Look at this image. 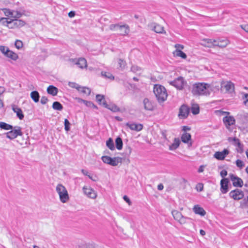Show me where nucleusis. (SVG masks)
<instances>
[{
  "mask_svg": "<svg viewBox=\"0 0 248 248\" xmlns=\"http://www.w3.org/2000/svg\"><path fill=\"white\" fill-rule=\"evenodd\" d=\"M210 84L205 83H196L193 85L192 93L194 95H209Z\"/></svg>",
  "mask_w": 248,
  "mask_h": 248,
  "instance_id": "f257e3e1",
  "label": "nucleus"
},
{
  "mask_svg": "<svg viewBox=\"0 0 248 248\" xmlns=\"http://www.w3.org/2000/svg\"><path fill=\"white\" fill-rule=\"evenodd\" d=\"M154 93L158 102H163L167 99L168 94L164 86L158 84L155 85L154 88Z\"/></svg>",
  "mask_w": 248,
  "mask_h": 248,
  "instance_id": "f03ea898",
  "label": "nucleus"
},
{
  "mask_svg": "<svg viewBox=\"0 0 248 248\" xmlns=\"http://www.w3.org/2000/svg\"><path fill=\"white\" fill-rule=\"evenodd\" d=\"M56 190L59 194L61 202L62 203L66 202L69 200V196L66 188L62 185L58 184Z\"/></svg>",
  "mask_w": 248,
  "mask_h": 248,
  "instance_id": "7ed1b4c3",
  "label": "nucleus"
},
{
  "mask_svg": "<svg viewBox=\"0 0 248 248\" xmlns=\"http://www.w3.org/2000/svg\"><path fill=\"white\" fill-rule=\"evenodd\" d=\"M208 43L207 46L211 47V46H218L220 47H224L229 44V41L227 39H218L214 40L208 39L206 40Z\"/></svg>",
  "mask_w": 248,
  "mask_h": 248,
  "instance_id": "20e7f679",
  "label": "nucleus"
},
{
  "mask_svg": "<svg viewBox=\"0 0 248 248\" xmlns=\"http://www.w3.org/2000/svg\"><path fill=\"white\" fill-rule=\"evenodd\" d=\"M102 161L107 164L112 166H116L121 162V158L119 157L112 158L108 156H103L101 157Z\"/></svg>",
  "mask_w": 248,
  "mask_h": 248,
  "instance_id": "39448f33",
  "label": "nucleus"
},
{
  "mask_svg": "<svg viewBox=\"0 0 248 248\" xmlns=\"http://www.w3.org/2000/svg\"><path fill=\"white\" fill-rule=\"evenodd\" d=\"M109 29L112 31L122 30L124 29V31L121 33V35L123 36L127 35L130 31L129 26L125 24L123 25H120L119 24H111L109 26Z\"/></svg>",
  "mask_w": 248,
  "mask_h": 248,
  "instance_id": "423d86ee",
  "label": "nucleus"
},
{
  "mask_svg": "<svg viewBox=\"0 0 248 248\" xmlns=\"http://www.w3.org/2000/svg\"><path fill=\"white\" fill-rule=\"evenodd\" d=\"M189 113V108L186 105H183L179 108L178 116L181 119L186 118Z\"/></svg>",
  "mask_w": 248,
  "mask_h": 248,
  "instance_id": "0eeeda50",
  "label": "nucleus"
},
{
  "mask_svg": "<svg viewBox=\"0 0 248 248\" xmlns=\"http://www.w3.org/2000/svg\"><path fill=\"white\" fill-rule=\"evenodd\" d=\"M23 16H26L24 10H16V27H22L26 24V21L20 18Z\"/></svg>",
  "mask_w": 248,
  "mask_h": 248,
  "instance_id": "6e6552de",
  "label": "nucleus"
},
{
  "mask_svg": "<svg viewBox=\"0 0 248 248\" xmlns=\"http://www.w3.org/2000/svg\"><path fill=\"white\" fill-rule=\"evenodd\" d=\"M229 196L234 200H239L243 198L244 195L242 190L236 189L231 191L229 193Z\"/></svg>",
  "mask_w": 248,
  "mask_h": 248,
  "instance_id": "1a4fd4ad",
  "label": "nucleus"
},
{
  "mask_svg": "<svg viewBox=\"0 0 248 248\" xmlns=\"http://www.w3.org/2000/svg\"><path fill=\"white\" fill-rule=\"evenodd\" d=\"M84 193L89 198L94 199L97 196V194L95 190L90 186H84L83 187Z\"/></svg>",
  "mask_w": 248,
  "mask_h": 248,
  "instance_id": "9d476101",
  "label": "nucleus"
},
{
  "mask_svg": "<svg viewBox=\"0 0 248 248\" xmlns=\"http://www.w3.org/2000/svg\"><path fill=\"white\" fill-rule=\"evenodd\" d=\"M184 79L182 77H178L173 81H170V84L176 87L177 89L181 90L184 85Z\"/></svg>",
  "mask_w": 248,
  "mask_h": 248,
  "instance_id": "9b49d317",
  "label": "nucleus"
},
{
  "mask_svg": "<svg viewBox=\"0 0 248 248\" xmlns=\"http://www.w3.org/2000/svg\"><path fill=\"white\" fill-rule=\"evenodd\" d=\"M221 88L225 89L228 93H232L234 91V84L230 81L222 82Z\"/></svg>",
  "mask_w": 248,
  "mask_h": 248,
  "instance_id": "f8f14e48",
  "label": "nucleus"
},
{
  "mask_svg": "<svg viewBox=\"0 0 248 248\" xmlns=\"http://www.w3.org/2000/svg\"><path fill=\"white\" fill-rule=\"evenodd\" d=\"M231 180L232 182V184L234 186L241 187L243 185V180L232 174L230 175Z\"/></svg>",
  "mask_w": 248,
  "mask_h": 248,
  "instance_id": "ddd939ff",
  "label": "nucleus"
},
{
  "mask_svg": "<svg viewBox=\"0 0 248 248\" xmlns=\"http://www.w3.org/2000/svg\"><path fill=\"white\" fill-rule=\"evenodd\" d=\"M125 125L131 130H134L137 132L141 131L143 127V125L141 124H136L135 123L130 122L127 123Z\"/></svg>",
  "mask_w": 248,
  "mask_h": 248,
  "instance_id": "4468645a",
  "label": "nucleus"
},
{
  "mask_svg": "<svg viewBox=\"0 0 248 248\" xmlns=\"http://www.w3.org/2000/svg\"><path fill=\"white\" fill-rule=\"evenodd\" d=\"M16 19H11L7 17H1L0 18V23L3 25L6 26L9 28H12V25L16 24Z\"/></svg>",
  "mask_w": 248,
  "mask_h": 248,
  "instance_id": "2eb2a0df",
  "label": "nucleus"
},
{
  "mask_svg": "<svg viewBox=\"0 0 248 248\" xmlns=\"http://www.w3.org/2000/svg\"><path fill=\"white\" fill-rule=\"evenodd\" d=\"M181 140L184 143H187L188 147H191L192 145V142L191 140V135L186 132L183 133L181 136Z\"/></svg>",
  "mask_w": 248,
  "mask_h": 248,
  "instance_id": "dca6fc26",
  "label": "nucleus"
},
{
  "mask_svg": "<svg viewBox=\"0 0 248 248\" xmlns=\"http://www.w3.org/2000/svg\"><path fill=\"white\" fill-rule=\"evenodd\" d=\"M229 153V150L225 149L222 152H216L214 154V157L219 160H222L225 158Z\"/></svg>",
  "mask_w": 248,
  "mask_h": 248,
  "instance_id": "f3484780",
  "label": "nucleus"
},
{
  "mask_svg": "<svg viewBox=\"0 0 248 248\" xmlns=\"http://www.w3.org/2000/svg\"><path fill=\"white\" fill-rule=\"evenodd\" d=\"M229 180L227 178H223L220 181V191L223 194L228 191Z\"/></svg>",
  "mask_w": 248,
  "mask_h": 248,
  "instance_id": "a211bd4d",
  "label": "nucleus"
},
{
  "mask_svg": "<svg viewBox=\"0 0 248 248\" xmlns=\"http://www.w3.org/2000/svg\"><path fill=\"white\" fill-rule=\"evenodd\" d=\"M143 103L144 105V108L145 110L149 111L154 110V105L153 102L148 98H144L143 101Z\"/></svg>",
  "mask_w": 248,
  "mask_h": 248,
  "instance_id": "6ab92c4d",
  "label": "nucleus"
},
{
  "mask_svg": "<svg viewBox=\"0 0 248 248\" xmlns=\"http://www.w3.org/2000/svg\"><path fill=\"white\" fill-rule=\"evenodd\" d=\"M73 61L75 62V64L81 69L86 68L87 66V61L85 58H80L78 60H74Z\"/></svg>",
  "mask_w": 248,
  "mask_h": 248,
  "instance_id": "aec40b11",
  "label": "nucleus"
},
{
  "mask_svg": "<svg viewBox=\"0 0 248 248\" xmlns=\"http://www.w3.org/2000/svg\"><path fill=\"white\" fill-rule=\"evenodd\" d=\"M223 121L226 126H229L235 124V119L232 116H225L223 118Z\"/></svg>",
  "mask_w": 248,
  "mask_h": 248,
  "instance_id": "412c9836",
  "label": "nucleus"
},
{
  "mask_svg": "<svg viewBox=\"0 0 248 248\" xmlns=\"http://www.w3.org/2000/svg\"><path fill=\"white\" fill-rule=\"evenodd\" d=\"M96 100L100 105H102L104 107H108V105L105 100L104 95L101 94H97L96 95Z\"/></svg>",
  "mask_w": 248,
  "mask_h": 248,
  "instance_id": "4be33fe9",
  "label": "nucleus"
},
{
  "mask_svg": "<svg viewBox=\"0 0 248 248\" xmlns=\"http://www.w3.org/2000/svg\"><path fill=\"white\" fill-rule=\"evenodd\" d=\"M193 211L196 214L200 215L201 216H204L206 214V211L204 209L198 205L194 206Z\"/></svg>",
  "mask_w": 248,
  "mask_h": 248,
  "instance_id": "5701e85b",
  "label": "nucleus"
},
{
  "mask_svg": "<svg viewBox=\"0 0 248 248\" xmlns=\"http://www.w3.org/2000/svg\"><path fill=\"white\" fill-rule=\"evenodd\" d=\"M152 27H153V30L157 33H163L164 32V28L160 25L154 23L152 24Z\"/></svg>",
  "mask_w": 248,
  "mask_h": 248,
  "instance_id": "b1692460",
  "label": "nucleus"
},
{
  "mask_svg": "<svg viewBox=\"0 0 248 248\" xmlns=\"http://www.w3.org/2000/svg\"><path fill=\"white\" fill-rule=\"evenodd\" d=\"M47 92L48 94L55 96L58 93V89L53 85H50L47 89Z\"/></svg>",
  "mask_w": 248,
  "mask_h": 248,
  "instance_id": "393cba45",
  "label": "nucleus"
},
{
  "mask_svg": "<svg viewBox=\"0 0 248 248\" xmlns=\"http://www.w3.org/2000/svg\"><path fill=\"white\" fill-rule=\"evenodd\" d=\"M180 144V140L178 138H175L173 143L169 146V149L171 151L174 150L179 147Z\"/></svg>",
  "mask_w": 248,
  "mask_h": 248,
  "instance_id": "a878e982",
  "label": "nucleus"
},
{
  "mask_svg": "<svg viewBox=\"0 0 248 248\" xmlns=\"http://www.w3.org/2000/svg\"><path fill=\"white\" fill-rule=\"evenodd\" d=\"M31 97L32 100L35 103H37L39 101L40 94L37 91H34L31 93Z\"/></svg>",
  "mask_w": 248,
  "mask_h": 248,
  "instance_id": "bb28decb",
  "label": "nucleus"
},
{
  "mask_svg": "<svg viewBox=\"0 0 248 248\" xmlns=\"http://www.w3.org/2000/svg\"><path fill=\"white\" fill-rule=\"evenodd\" d=\"M101 75L103 78L106 79H110L111 80H112L114 79V77L111 73L109 72L102 71L101 73Z\"/></svg>",
  "mask_w": 248,
  "mask_h": 248,
  "instance_id": "cd10ccee",
  "label": "nucleus"
},
{
  "mask_svg": "<svg viewBox=\"0 0 248 248\" xmlns=\"http://www.w3.org/2000/svg\"><path fill=\"white\" fill-rule=\"evenodd\" d=\"M78 91L86 96H88L91 93V89L86 87L80 86Z\"/></svg>",
  "mask_w": 248,
  "mask_h": 248,
  "instance_id": "c85d7f7f",
  "label": "nucleus"
},
{
  "mask_svg": "<svg viewBox=\"0 0 248 248\" xmlns=\"http://www.w3.org/2000/svg\"><path fill=\"white\" fill-rule=\"evenodd\" d=\"M116 148L120 150L123 148V143L122 139L120 137H117L115 140Z\"/></svg>",
  "mask_w": 248,
  "mask_h": 248,
  "instance_id": "c756f323",
  "label": "nucleus"
},
{
  "mask_svg": "<svg viewBox=\"0 0 248 248\" xmlns=\"http://www.w3.org/2000/svg\"><path fill=\"white\" fill-rule=\"evenodd\" d=\"M0 128L2 129L8 130L13 129V126L4 122H0Z\"/></svg>",
  "mask_w": 248,
  "mask_h": 248,
  "instance_id": "7c9ffc66",
  "label": "nucleus"
},
{
  "mask_svg": "<svg viewBox=\"0 0 248 248\" xmlns=\"http://www.w3.org/2000/svg\"><path fill=\"white\" fill-rule=\"evenodd\" d=\"M7 54H5V56L7 57L10 59L9 61L11 62H12V61H16V54L13 52L12 51H11L9 49V51L7 53Z\"/></svg>",
  "mask_w": 248,
  "mask_h": 248,
  "instance_id": "2f4dec72",
  "label": "nucleus"
},
{
  "mask_svg": "<svg viewBox=\"0 0 248 248\" xmlns=\"http://www.w3.org/2000/svg\"><path fill=\"white\" fill-rule=\"evenodd\" d=\"M52 108L55 110L61 111L63 109V106L59 102L55 101L53 103Z\"/></svg>",
  "mask_w": 248,
  "mask_h": 248,
  "instance_id": "473e14b6",
  "label": "nucleus"
},
{
  "mask_svg": "<svg viewBox=\"0 0 248 248\" xmlns=\"http://www.w3.org/2000/svg\"><path fill=\"white\" fill-rule=\"evenodd\" d=\"M9 132L6 133V137L10 140H13L16 138V129H12Z\"/></svg>",
  "mask_w": 248,
  "mask_h": 248,
  "instance_id": "72a5a7b5",
  "label": "nucleus"
},
{
  "mask_svg": "<svg viewBox=\"0 0 248 248\" xmlns=\"http://www.w3.org/2000/svg\"><path fill=\"white\" fill-rule=\"evenodd\" d=\"M106 145L111 151L115 149L114 142L111 138H109L108 140H107Z\"/></svg>",
  "mask_w": 248,
  "mask_h": 248,
  "instance_id": "f704fd0d",
  "label": "nucleus"
},
{
  "mask_svg": "<svg viewBox=\"0 0 248 248\" xmlns=\"http://www.w3.org/2000/svg\"><path fill=\"white\" fill-rule=\"evenodd\" d=\"M191 109V112L194 115L198 114L200 112L199 106L197 104H195V105H192Z\"/></svg>",
  "mask_w": 248,
  "mask_h": 248,
  "instance_id": "c9c22d12",
  "label": "nucleus"
},
{
  "mask_svg": "<svg viewBox=\"0 0 248 248\" xmlns=\"http://www.w3.org/2000/svg\"><path fill=\"white\" fill-rule=\"evenodd\" d=\"M106 108L114 112H118L120 110V108L118 107H117L116 105L114 104L111 105H108V107Z\"/></svg>",
  "mask_w": 248,
  "mask_h": 248,
  "instance_id": "e433bc0d",
  "label": "nucleus"
},
{
  "mask_svg": "<svg viewBox=\"0 0 248 248\" xmlns=\"http://www.w3.org/2000/svg\"><path fill=\"white\" fill-rule=\"evenodd\" d=\"M16 117L20 120H22L24 117V115L21 108H16Z\"/></svg>",
  "mask_w": 248,
  "mask_h": 248,
  "instance_id": "4c0bfd02",
  "label": "nucleus"
},
{
  "mask_svg": "<svg viewBox=\"0 0 248 248\" xmlns=\"http://www.w3.org/2000/svg\"><path fill=\"white\" fill-rule=\"evenodd\" d=\"M118 64H119V67L122 69H124L126 65V62L122 59H119L118 60Z\"/></svg>",
  "mask_w": 248,
  "mask_h": 248,
  "instance_id": "58836bf2",
  "label": "nucleus"
},
{
  "mask_svg": "<svg viewBox=\"0 0 248 248\" xmlns=\"http://www.w3.org/2000/svg\"><path fill=\"white\" fill-rule=\"evenodd\" d=\"M172 214L174 219L176 220L180 219L182 216L181 213L177 211H172Z\"/></svg>",
  "mask_w": 248,
  "mask_h": 248,
  "instance_id": "ea45409f",
  "label": "nucleus"
},
{
  "mask_svg": "<svg viewBox=\"0 0 248 248\" xmlns=\"http://www.w3.org/2000/svg\"><path fill=\"white\" fill-rule=\"evenodd\" d=\"M236 165L239 169H242L245 166L244 162L240 159H237L235 162Z\"/></svg>",
  "mask_w": 248,
  "mask_h": 248,
  "instance_id": "a19ab883",
  "label": "nucleus"
},
{
  "mask_svg": "<svg viewBox=\"0 0 248 248\" xmlns=\"http://www.w3.org/2000/svg\"><path fill=\"white\" fill-rule=\"evenodd\" d=\"M176 55L183 59H186V55L181 50H176Z\"/></svg>",
  "mask_w": 248,
  "mask_h": 248,
  "instance_id": "79ce46f5",
  "label": "nucleus"
},
{
  "mask_svg": "<svg viewBox=\"0 0 248 248\" xmlns=\"http://www.w3.org/2000/svg\"><path fill=\"white\" fill-rule=\"evenodd\" d=\"M64 124L65 130L66 131H69L70 129V123L67 119H65L64 120Z\"/></svg>",
  "mask_w": 248,
  "mask_h": 248,
  "instance_id": "37998d69",
  "label": "nucleus"
},
{
  "mask_svg": "<svg viewBox=\"0 0 248 248\" xmlns=\"http://www.w3.org/2000/svg\"><path fill=\"white\" fill-rule=\"evenodd\" d=\"M83 104L88 107L97 108V107L91 101L85 100L84 103Z\"/></svg>",
  "mask_w": 248,
  "mask_h": 248,
  "instance_id": "c03bdc74",
  "label": "nucleus"
},
{
  "mask_svg": "<svg viewBox=\"0 0 248 248\" xmlns=\"http://www.w3.org/2000/svg\"><path fill=\"white\" fill-rule=\"evenodd\" d=\"M0 51L5 55V54H7V53L9 51V48L4 46H0Z\"/></svg>",
  "mask_w": 248,
  "mask_h": 248,
  "instance_id": "a18cd8bd",
  "label": "nucleus"
},
{
  "mask_svg": "<svg viewBox=\"0 0 248 248\" xmlns=\"http://www.w3.org/2000/svg\"><path fill=\"white\" fill-rule=\"evenodd\" d=\"M68 85L69 87H70L72 88L76 89L78 91V89L80 86L78 84H77L75 82H69Z\"/></svg>",
  "mask_w": 248,
  "mask_h": 248,
  "instance_id": "49530a36",
  "label": "nucleus"
},
{
  "mask_svg": "<svg viewBox=\"0 0 248 248\" xmlns=\"http://www.w3.org/2000/svg\"><path fill=\"white\" fill-rule=\"evenodd\" d=\"M243 99L244 100V104L248 107V93H243Z\"/></svg>",
  "mask_w": 248,
  "mask_h": 248,
  "instance_id": "de8ad7c7",
  "label": "nucleus"
},
{
  "mask_svg": "<svg viewBox=\"0 0 248 248\" xmlns=\"http://www.w3.org/2000/svg\"><path fill=\"white\" fill-rule=\"evenodd\" d=\"M141 70L140 68L137 65H132L131 67V71L133 73L140 71Z\"/></svg>",
  "mask_w": 248,
  "mask_h": 248,
  "instance_id": "09e8293b",
  "label": "nucleus"
},
{
  "mask_svg": "<svg viewBox=\"0 0 248 248\" xmlns=\"http://www.w3.org/2000/svg\"><path fill=\"white\" fill-rule=\"evenodd\" d=\"M3 11L4 12V15L7 16H10L13 15L12 12L8 9H3Z\"/></svg>",
  "mask_w": 248,
  "mask_h": 248,
  "instance_id": "8fccbe9b",
  "label": "nucleus"
},
{
  "mask_svg": "<svg viewBox=\"0 0 248 248\" xmlns=\"http://www.w3.org/2000/svg\"><path fill=\"white\" fill-rule=\"evenodd\" d=\"M23 42L19 40H16V49H19L23 47Z\"/></svg>",
  "mask_w": 248,
  "mask_h": 248,
  "instance_id": "3c124183",
  "label": "nucleus"
},
{
  "mask_svg": "<svg viewBox=\"0 0 248 248\" xmlns=\"http://www.w3.org/2000/svg\"><path fill=\"white\" fill-rule=\"evenodd\" d=\"M48 101V99L46 96H42L41 99V103L42 104L45 105L46 104Z\"/></svg>",
  "mask_w": 248,
  "mask_h": 248,
  "instance_id": "603ef678",
  "label": "nucleus"
},
{
  "mask_svg": "<svg viewBox=\"0 0 248 248\" xmlns=\"http://www.w3.org/2000/svg\"><path fill=\"white\" fill-rule=\"evenodd\" d=\"M236 146L239 149V152L240 153H242L243 151V145L241 143L240 141L238 142V144Z\"/></svg>",
  "mask_w": 248,
  "mask_h": 248,
  "instance_id": "864d4df0",
  "label": "nucleus"
},
{
  "mask_svg": "<svg viewBox=\"0 0 248 248\" xmlns=\"http://www.w3.org/2000/svg\"><path fill=\"white\" fill-rule=\"evenodd\" d=\"M227 171L225 170H222L220 172V175L223 178V179L225 178L224 177L227 176Z\"/></svg>",
  "mask_w": 248,
  "mask_h": 248,
  "instance_id": "5fc2aeb1",
  "label": "nucleus"
},
{
  "mask_svg": "<svg viewBox=\"0 0 248 248\" xmlns=\"http://www.w3.org/2000/svg\"><path fill=\"white\" fill-rule=\"evenodd\" d=\"M22 135V133L21 131V128L20 127L16 126V138L18 136H21Z\"/></svg>",
  "mask_w": 248,
  "mask_h": 248,
  "instance_id": "6e6d98bb",
  "label": "nucleus"
},
{
  "mask_svg": "<svg viewBox=\"0 0 248 248\" xmlns=\"http://www.w3.org/2000/svg\"><path fill=\"white\" fill-rule=\"evenodd\" d=\"M123 199L129 205L131 204V202L129 198L127 196L124 195L123 197Z\"/></svg>",
  "mask_w": 248,
  "mask_h": 248,
  "instance_id": "4d7b16f0",
  "label": "nucleus"
},
{
  "mask_svg": "<svg viewBox=\"0 0 248 248\" xmlns=\"http://www.w3.org/2000/svg\"><path fill=\"white\" fill-rule=\"evenodd\" d=\"M75 100L77 101V102L78 103H84L85 100L84 99H82L79 97H76L75 98Z\"/></svg>",
  "mask_w": 248,
  "mask_h": 248,
  "instance_id": "13d9d810",
  "label": "nucleus"
},
{
  "mask_svg": "<svg viewBox=\"0 0 248 248\" xmlns=\"http://www.w3.org/2000/svg\"><path fill=\"white\" fill-rule=\"evenodd\" d=\"M81 172L84 175L88 176L90 179H92V177L90 176V175H89V172L87 170L84 169H82Z\"/></svg>",
  "mask_w": 248,
  "mask_h": 248,
  "instance_id": "bf43d9fd",
  "label": "nucleus"
},
{
  "mask_svg": "<svg viewBox=\"0 0 248 248\" xmlns=\"http://www.w3.org/2000/svg\"><path fill=\"white\" fill-rule=\"evenodd\" d=\"M232 141H233V144L235 146L238 144V142L240 141V140L236 137L233 138Z\"/></svg>",
  "mask_w": 248,
  "mask_h": 248,
  "instance_id": "052dcab7",
  "label": "nucleus"
},
{
  "mask_svg": "<svg viewBox=\"0 0 248 248\" xmlns=\"http://www.w3.org/2000/svg\"><path fill=\"white\" fill-rule=\"evenodd\" d=\"M241 27L243 30L248 33V25H243Z\"/></svg>",
  "mask_w": 248,
  "mask_h": 248,
  "instance_id": "680f3d73",
  "label": "nucleus"
},
{
  "mask_svg": "<svg viewBox=\"0 0 248 248\" xmlns=\"http://www.w3.org/2000/svg\"><path fill=\"white\" fill-rule=\"evenodd\" d=\"M175 46V48H176V50H178L179 49H182L184 48L183 46L182 45H180V44H176Z\"/></svg>",
  "mask_w": 248,
  "mask_h": 248,
  "instance_id": "e2e57ef3",
  "label": "nucleus"
},
{
  "mask_svg": "<svg viewBox=\"0 0 248 248\" xmlns=\"http://www.w3.org/2000/svg\"><path fill=\"white\" fill-rule=\"evenodd\" d=\"M75 15H76L75 12L73 11H71L69 12V13H68V16L70 17H74Z\"/></svg>",
  "mask_w": 248,
  "mask_h": 248,
  "instance_id": "0e129e2a",
  "label": "nucleus"
},
{
  "mask_svg": "<svg viewBox=\"0 0 248 248\" xmlns=\"http://www.w3.org/2000/svg\"><path fill=\"white\" fill-rule=\"evenodd\" d=\"M203 170H204V166H201L198 170V172L199 173H201V172H202L203 171Z\"/></svg>",
  "mask_w": 248,
  "mask_h": 248,
  "instance_id": "69168bd1",
  "label": "nucleus"
},
{
  "mask_svg": "<svg viewBox=\"0 0 248 248\" xmlns=\"http://www.w3.org/2000/svg\"><path fill=\"white\" fill-rule=\"evenodd\" d=\"M164 188V186L163 185V184H159L158 186H157V189L159 190H161L163 189Z\"/></svg>",
  "mask_w": 248,
  "mask_h": 248,
  "instance_id": "338daca9",
  "label": "nucleus"
},
{
  "mask_svg": "<svg viewBox=\"0 0 248 248\" xmlns=\"http://www.w3.org/2000/svg\"><path fill=\"white\" fill-rule=\"evenodd\" d=\"M190 130V128L187 126H184L183 127V130L184 131H188V130Z\"/></svg>",
  "mask_w": 248,
  "mask_h": 248,
  "instance_id": "774afa93",
  "label": "nucleus"
}]
</instances>
